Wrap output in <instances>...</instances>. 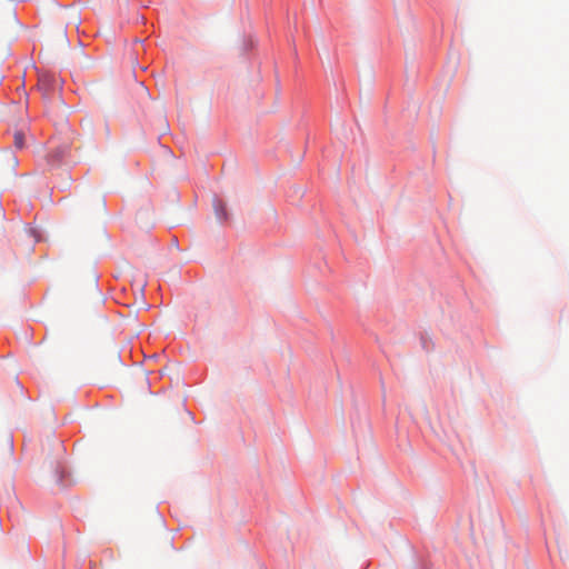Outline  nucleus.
I'll use <instances>...</instances> for the list:
<instances>
[{
  "label": "nucleus",
  "mask_w": 569,
  "mask_h": 569,
  "mask_svg": "<svg viewBox=\"0 0 569 569\" xmlns=\"http://www.w3.org/2000/svg\"><path fill=\"white\" fill-rule=\"evenodd\" d=\"M216 211H217V214L219 216V218H221V219H226L227 218L226 213H224V207H223L222 203L219 202L216 206Z\"/></svg>",
  "instance_id": "nucleus-2"
},
{
  "label": "nucleus",
  "mask_w": 569,
  "mask_h": 569,
  "mask_svg": "<svg viewBox=\"0 0 569 569\" xmlns=\"http://www.w3.org/2000/svg\"><path fill=\"white\" fill-rule=\"evenodd\" d=\"M14 146L19 149L23 148L24 146V136L21 132L14 133Z\"/></svg>",
  "instance_id": "nucleus-1"
},
{
  "label": "nucleus",
  "mask_w": 569,
  "mask_h": 569,
  "mask_svg": "<svg viewBox=\"0 0 569 569\" xmlns=\"http://www.w3.org/2000/svg\"><path fill=\"white\" fill-rule=\"evenodd\" d=\"M99 208H100L101 210L104 208V202H103V200H100V202H99Z\"/></svg>",
  "instance_id": "nucleus-3"
}]
</instances>
